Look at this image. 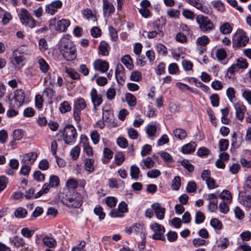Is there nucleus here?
Masks as SVG:
<instances>
[{
    "label": "nucleus",
    "instance_id": "60",
    "mask_svg": "<svg viewBox=\"0 0 251 251\" xmlns=\"http://www.w3.org/2000/svg\"><path fill=\"white\" fill-rule=\"evenodd\" d=\"M197 189L196 183L194 181L189 182L186 187V190L188 193H193L195 192Z\"/></svg>",
    "mask_w": 251,
    "mask_h": 251
},
{
    "label": "nucleus",
    "instance_id": "22",
    "mask_svg": "<svg viewBox=\"0 0 251 251\" xmlns=\"http://www.w3.org/2000/svg\"><path fill=\"white\" fill-rule=\"evenodd\" d=\"M196 145L195 142H190L184 145L181 148V151L185 154L191 153L195 151Z\"/></svg>",
    "mask_w": 251,
    "mask_h": 251
},
{
    "label": "nucleus",
    "instance_id": "3",
    "mask_svg": "<svg viewBox=\"0 0 251 251\" xmlns=\"http://www.w3.org/2000/svg\"><path fill=\"white\" fill-rule=\"evenodd\" d=\"M19 18L21 23L24 25L28 26L31 28L35 27L36 25L37 22L25 8H22L21 12L19 14Z\"/></svg>",
    "mask_w": 251,
    "mask_h": 251
},
{
    "label": "nucleus",
    "instance_id": "34",
    "mask_svg": "<svg viewBox=\"0 0 251 251\" xmlns=\"http://www.w3.org/2000/svg\"><path fill=\"white\" fill-rule=\"evenodd\" d=\"M14 214L17 218H24L27 214V211L25 209L20 207L16 210Z\"/></svg>",
    "mask_w": 251,
    "mask_h": 251
},
{
    "label": "nucleus",
    "instance_id": "18",
    "mask_svg": "<svg viewBox=\"0 0 251 251\" xmlns=\"http://www.w3.org/2000/svg\"><path fill=\"white\" fill-rule=\"evenodd\" d=\"M90 96L92 102L95 106H100L102 102V97L98 95L95 88H93L90 92Z\"/></svg>",
    "mask_w": 251,
    "mask_h": 251
},
{
    "label": "nucleus",
    "instance_id": "25",
    "mask_svg": "<svg viewBox=\"0 0 251 251\" xmlns=\"http://www.w3.org/2000/svg\"><path fill=\"white\" fill-rule=\"evenodd\" d=\"M42 242L44 245L50 248H54L56 246V242L55 240L52 238L45 237L43 238Z\"/></svg>",
    "mask_w": 251,
    "mask_h": 251
},
{
    "label": "nucleus",
    "instance_id": "47",
    "mask_svg": "<svg viewBox=\"0 0 251 251\" xmlns=\"http://www.w3.org/2000/svg\"><path fill=\"white\" fill-rule=\"evenodd\" d=\"M205 220V216L201 211H198L196 213L195 223L197 224H200L204 222Z\"/></svg>",
    "mask_w": 251,
    "mask_h": 251
},
{
    "label": "nucleus",
    "instance_id": "40",
    "mask_svg": "<svg viewBox=\"0 0 251 251\" xmlns=\"http://www.w3.org/2000/svg\"><path fill=\"white\" fill-rule=\"evenodd\" d=\"M94 212L96 215L99 216V219L100 220H102L104 219L105 214L103 212L102 208L100 206L98 205L94 209Z\"/></svg>",
    "mask_w": 251,
    "mask_h": 251
},
{
    "label": "nucleus",
    "instance_id": "15",
    "mask_svg": "<svg viewBox=\"0 0 251 251\" xmlns=\"http://www.w3.org/2000/svg\"><path fill=\"white\" fill-rule=\"evenodd\" d=\"M13 58L19 68H21L24 66L25 57L23 52H21L18 50H15L13 52Z\"/></svg>",
    "mask_w": 251,
    "mask_h": 251
},
{
    "label": "nucleus",
    "instance_id": "1",
    "mask_svg": "<svg viewBox=\"0 0 251 251\" xmlns=\"http://www.w3.org/2000/svg\"><path fill=\"white\" fill-rule=\"evenodd\" d=\"M59 46L60 52L67 61H73L76 58L75 47L69 39L62 38L60 40Z\"/></svg>",
    "mask_w": 251,
    "mask_h": 251
},
{
    "label": "nucleus",
    "instance_id": "48",
    "mask_svg": "<svg viewBox=\"0 0 251 251\" xmlns=\"http://www.w3.org/2000/svg\"><path fill=\"white\" fill-rule=\"evenodd\" d=\"M235 90L232 87H229L226 90V95L232 102L235 101Z\"/></svg>",
    "mask_w": 251,
    "mask_h": 251
},
{
    "label": "nucleus",
    "instance_id": "56",
    "mask_svg": "<svg viewBox=\"0 0 251 251\" xmlns=\"http://www.w3.org/2000/svg\"><path fill=\"white\" fill-rule=\"evenodd\" d=\"M66 185L70 188L75 189L77 188L78 182L77 180L74 178H70L67 180Z\"/></svg>",
    "mask_w": 251,
    "mask_h": 251
},
{
    "label": "nucleus",
    "instance_id": "63",
    "mask_svg": "<svg viewBox=\"0 0 251 251\" xmlns=\"http://www.w3.org/2000/svg\"><path fill=\"white\" fill-rule=\"evenodd\" d=\"M38 167L42 170H47L49 168V163L46 159H43L40 161Z\"/></svg>",
    "mask_w": 251,
    "mask_h": 251
},
{
    "label": "nucleus",
    "instance_id": "20",
    "mask_svg": "<svg viewBox=\"0 0 251 251\" xmlns=\"http://www.w3.org/2000/svg\"><path fill=\"white\" fill-rule=\"evenodd\" d=\"M236 112V117L240 121H242L244 117L246 111V107L241 103H237L234 105Z\"/></svg>",
    "mask_w": 251,
    "mask_h": 251
},
{
    "label": "nucleus",
    "instance_id": "11",
    "mask_svg": "<svg viewBox=\"0 0 251 251\" xmlns=\"http://www.w3.org/2000/svg\"><path fill=\"white\" fill-rule=\"evenodd\" d=\"M126 232L129 234L135 233L139 235L141 239H145L146 235L143 232V228L142 226L139 224H135L132 225L127 229Z\"/></svg>",
    "mask_w": 251,
    "mask_h": 251
},
{
    "label": "nucleus",
    "instance_id": "61",
    "mask_svg": "<svg viewBox=\"0 0 251 251\" xmlns=\"http://www.w3.org/2000/svg\"><path fill=\"white\" fill-rule=\"evenodd\" d=\"M90 32L91 35L95 38H98L101 35V30L97 26L93 27L91 29Z\"/></svg>",
    "mask_w": 251,
    "mask_h": 251
},
{
    "label": "nucleus",
    "instance_id": "12",
    "mask_svg": "<svg viewBox=\"0 0 251 251\" xmlns=\"http://www.w3.org/2000/svg\"><path fill=\"white\" fill-rule=\"evenodd\" d=\"M37 157V154L35 152H30L23 155V158L21 161L22 164L31 165L32 164Z\"/></svg>",
    "mask_w": 251,
    "mask_h": 251
},
{
    "label": "nucleus",
    "instance_id": "21",
    "mask_svg": "<svg viewBox=\"0 0 251 251\" xmlns=\"http://www.w3.org/2000/svg\"><path fill=\"white\" fill-rule=\"evenodd\" d=\"M110 47L108 44L104 41H101L99 46V53L103 56H107L109 54Z\"/></svg>",
    "mask_w": 251,
    "mask_h": 251
},
{
    "label": "nucleus",
    "instance_id": "41",
    "mask_svg": "<svg viewBox=\"0 0 251 251\" xmlns=\"http://www.w3.org/2000/svg\"><path fill=\"white\" fill-rule=\"evenodd\" d=\"M156 131L157 127L155 125H148L146 128V133L149 137H153Z\"/></svg>",
    "mask_w": 251,
    "mask_h": 251
},
{
    "label": "nucleus",
    "instance_id": "8",
    "mask_svg": "<svg viewBox=\"0 0 251 251\" xmlns=\"http://www.w3.org/2000/svg\"><path fill=\"white\" fill-rule=\"evenodd\" d=\"M62 1L59 0L53 1L50 3L46 5L45 12L51 15H54L57 12L58 9L62 7Z\"/></svg>",
    "mask_w": 251,
    "mask_h": 251
},
{
    "label": "nucleus",
    "instance_id": "23",
    "mask_svg": "<svg viewBox=\"0 0 251 251\" xmlns=\"http://www.w3.org/2000/svg\"><path fill=\"white\" fill-rule=\"evenodd\" d=\"M86 107V103L84 99L82 98H79L74 101L73 109L82 111Z\"/></svg>",
    "mask_w": 251,
    "mask_h": 251
},
{
    "label": "nucleus",
    "instance_id": "38",
    "mask_svg": "<svg viewBox=\"0 0 251 251\" xmlns=\"http://www.w3.org/2000/svg\"><path fill=\"white\" fill-rule=\"evenodd\" d=\"M209 42L210 40L209 38L206 35L199 37L197 41V43L199 45L203 47L206 46L209 44Z\"/></svg>",
    "mask_w": 251,
    "mask_h": 251
},
{
    "label": "nucleus",
    "instance_id": "17",
    "mask_svg": "<svg viewBox=\"0 0 251 251\" xmlns=\"http://www.w3.org/2000/svg\"><path fill=\"white\" fill-rule=\"evenodd\" d=\"M151 207L158 219L162 220L164 218L165 208L161 207L160 203H155L152 204Z\"/></svg>",
    "mask_w": 251,
    "mask_h": 251
},
{
    "label": "nucleus",
    "instance_id": "29",
    "mask_svg": "<svg viewBox=\"0 0 251 251\" xmlns=\"http://www.w3.org/2000/svg\"><path fill=\"white\" fill-rule=\"evenodd\" d=\"M65 72L73 79H78L80 77V75L71 68L66 67Z\"/></svg>",
    "mask_w": 251,
    "mask_h": 251
},
{
    "label": "nucleus",
    "instance_id": "5",
    "mask_svg": "<svg viewBox=\"0 0 251 251\" xmlns=\"http://www.w3.org/2000/svg\"><path fill=\"white\" fill-rule=\"evenodd\" d=\"M196 21L199 25L200 29L204 32L210 31L214 29L213 22L207 17L202 15H198Z\"/></svg>",
    "mask_w": 251,
    "mask_h": 251
},
{
    "label": "nucleus",
    "instance_id": "49",
    "mask_svg": "<svg viewBox=\"0 0 251 251\" xmlns=\"http://www.w3.org/2000/svg\"><path fill=\"white\" fill-rule=\"evenodd\" d=\"M130 78L132 81H139L142 79L141 73L138 71H134L131 73Z\"/></svg>",
    "mask_w": 251,
    "mask_h": 251
},
{
    "label": "nucleus",
    "instance_id": "35",
    "mask_svg": "<svg viewBox=\"0 0 251 251\" xmlns=\"http://www.w3.org/2000/svg\"><path fill=\"white\" fill-rule=\"evenodd\" d=\"M218 197L224 201L226 200L229 202L231 201L232 198L230 192L226 190L223 191V192L219 195Z\"/></svg>",
    "mask_w": 251,
    "mask_h": 251
},
{
    "label": "nucleus",
    "instance_id": "54",
    "mask_svg": "<svg viewBox=\"0 0 251 251\" xmlns=\"http://www.w3.org/2000/svg\"><path fill=\"white\" fill-rule=\"evenodd\" d=\"M80 148L78 146L75 147L71 151L70 153L72 156L73 160H76L78 157V156L80 153Z\"/></svg>",
    "mask_w": 251,
    "mask_h": 251
},
{
    "label": "nucleus",
    "instance_id": "10",
    "mask_svg": "<svg viewBox=\"0 0 251 251\" xmlns=\"http://www.w3.org/2000/svg\"><path fill=\"white\" fill-rule=\"evenodd\" d=\"M115 77L117 82L120 85H123L126 79L125 69L122 64L117 66L115 71Z\"/></svg>",
    "mask_w": 251,
    "mask_h": 251
},
{
    "label": "nucleus",
    "instance_id": "42",
    "mask_svg": "<svg viewBox=\"0 0 251 251\" xmlns=\"http://www.w3.org/2000/svg\"><path fill=\"white\" fill-rule=\"evenodd\" d=\"M229 142L227 139H221L219 142V148L221 151H226L228 147Z\"/></svg>",
    "mask_w": 251,
    "mask_h": 251
},
{
    "label": "nucleus",
    "instance_id": "6",
    "mask_svg": "<svg viewBox=\"0 0 251 251\" xmlns=\"http://www.w3.org/2000/svg\"><path fill=\"white\" fill-rule=\"evenodd\" d=\"M233 47H244L249 42V39L246 36V33L242 29H239L237 30L233 37Z\"/></svg>",
    "mask_w": 251,
    "mask_h": 251
},
{
    "label": "nucleus",
    "instance_id": "27",
    "mask_svg": "<svg viewBox=\"0 0 251 251\" xmlns=\"http://www.w3.org/2000/svg\"><path fill=\"white\" fill-rule=\"evenodd\" d=\"M125 99L128 104L130 106H134L137 103L136 97L132 94L126 93Z\"/></svg>",
    "mask_w": 251,
    "mask_h": 251
},
{
    "label": "nucleus",
    "instance_id": "37",
    "mask_svg": "<svg viewBox=\"0 0 251 251\" xmlns=\"http://www.w3.org/2000/svg\"><path fill=\"white\" fill-rule=\"evenodd\" d=\"M60 180L59 177L55 175H51L49 179V184L51 187H57L59 186Z\"/></svg>",
    "mask_w": 251,
    "mask_h": 251
},
{
    "label": "nucleus",
    "instance_id": "59",
    "mask_svg": "<svg viewBox=\"0 0 251 251\" xmlns=\"http://www.w3.org/2000/svg\"><path fill=\"white\" fill-rule=\"evenodd\" d=\"M181 164L189 172H191L194 171V166L190 163L189 161L187 160H183L181 161Z\"/></svg>",
    "mask_w": 251,
    "mask_h": 251
},
{
    "label": "nucleus",
    "instance_id": "58",
    "mask_svg": "<svg viewBox=\"0 0 251 251\" xmlns=\"http://www.w3.org/2000/svg\"><path fill=\"white\" fill-rule=\"evenodd\" d=\"M226 56V50L224 49H219L217 50L216 56L220 60H223Z\"/></svg>",
    "mask_w": 251,
    "mask_h": 251
},
{
    "label": "nucleus",
    "instance_id": "36",
    "mask_svg": "<svg viewBox=\"0 0 251 251\" xmlns=\"http://www.w3.org/2000/svg\"><path fill=\"white\" fill-rule=\"evenodd\" d=\"M229 244L228 239L226 237H221L219 238V243L217 245L218 247L225 250L227 248Z\"/></svg>",
    "mask_w": 251,
    "mask_h": 251
},
{
    "label": "nucleus",
    "instance_id": "32",
    "mask_svg": "<svg viewBox=\"0 0 251 251\" xmlns=\"http://www.w3.org/2000/svg\"><path fill=\"white\" fill-rule=\"evenodd\" d=\"M140 172V169L137 166L133 165L131 166L130 174L132 178L137 180L139 178Z\"/></svg>",
    "mask_w": 251,
    "mask_h": 251
},
{
    "label": "nucleus",
    "instance_id": "33",
    "mask_svg": "<svg viewBox=\"0 0 251 251\" xmlns=\"http://www.w3.org/2000/svg\"><path fill=\"white\" fill-rule=\"evenodd\" d=\"M72 107L67 101H64L60 105L59 110L62 114L70 111Z\"/></svg>",
    "mask_w": 251,
    "mask_h": 251
},
{
    "label": "nucleus",
    "instance_id": "39",
    "mask_svg": "<svg viewBox=\"0 0 251 251\" xmlns=\"http://www.w3.org/2000/svg\"><path fill=\"white\" fill-rule=\"evenodd\" d=\"M210 225L215 229L220 230L222 228V222L217 218H213L210 220Z\"/></svg>",
    "mask_w": 251,
    "mask_h": 251
},
{
    "label": "nucleus",
    "instance_id": "55",
    "mask_svg": "<svg viewBox=\"0 0 251 251\" xmlns=\"http://www.w3.org/2000/svg\"><path fill=\"white\" fill-rule=\"evenodd\" d=\"M13 139L14 140H20L23 137V131L21 129H17L14 130L13 133Z\"/></svg>",
    "mask_w": 251,
    "mask_h": 251
},
{
    "label": "nucleus",
    "instance_id": "9",
    "mask_svg": "<svg viewBox=\"0 0 251 251\" xmlns=\"http://www.w3.org/2000/svg\"><path fill=\"white\" fill-rule=\"evenodd\" d=\"M14 93V99L15 103L12 106L14 107H19L22 105L25 101V92L21 89H18L16 90Z\"/></svg>",
    "mask_w": 251,
    "mask_h": 251
},
{
    "label": "nucleus",
    "instance_id": "50",
    "mask_svg": "<svg viewBox=\"0 0 251 251\" xmlns=\"http://www.w3.org/2000/svg\"><path fill=\"white\" fill-rule=\"evenodd\" d=\"M34 233V230H29L27 227H24L21 230L22 235L27 238H31Z\"/></svg>",
    "mask_w": 251,
    "mask_h": 251
},
{
    "label": "nucleus",
    "instance_id": "62",
    "mask_svg": "<svg viewBox=\"0 0 251 251\" xmlns=\"http://www.w3.org/2000/svg\"><path fill=\"white\" fill-rule=\"evenodd\" d=\"M213 5L214 8L219 11L223 12L225 10L224 4L221 0H217Z\"/></svg>",
    "mask_w": 251,
    "mask_h": 251
},
{
    "label": "nucleus",
    "instance_id": "4",
    "mask_svg": "<svg viewBox=\"0 0 251 251\" xmlns=\"http://www.w3.org/2000/svg\"><path fill=\"white\" fill-rule=\"evenodd\" d=\"M62 202L68 207L78 208L81 205L83 200L80 194L77 192H74L71 196L68 197L65 200H62Z\"/></svg>",
    "mask_w": 251,
    "mask_h": 251
},
{
    "label": "nucleus",
    "instance_id": "30",
    "mask_svg": "<svg viewBox=\"0 0 251 251\" xmlns=\"http://www.w3.org/2000/svg\"><path fill=\"white\" fill-rule=\"evenodd\" d=\"M94 160L92 158H87L85 160V169L86 171L91 173L94 170Z\"/></svg>",
    "mask_w": 251,
    "mask_h": 251
},
{
    "label": "nucleus",
    "instance_id": "14",
    "mask_svg": "<svg viewBox=\"0 0 251 251\" xmlns=\"http://www.w3.org/2000/svg\"><path fill=\"white\" fill-rule=\"evenodd\" d=\"M166 23V19L163 17L155 20L152 23L154 28L159 31V35L163 37L164 34L162 31L163 27L165 26Z\"/></svg>",
    "mask_w": 251,
    "mask_h": 251
},
{
    "label": "nucleus",
    "instance_id": "16",
    "mask_svg": "<svg viewBox=\"0 0 251 251\" xmlns=\"http://www.w3.org/2000/svg\"><path fill=\"white\" fill-rule=\"evenodd\" d=\"M94 67L97 71L105 73L108 70L109 64L106 61L101 59H98L94 62Z\"/></svg>",
    "mask_w": 251,
    "mask_h": 251
},
{
    "label": "nucleus",
    "instance_id": "2",
    "mask_svg": "<svg viewBox=\"0 0 251 251\" xmlns=\"http://www.w3.org/2000/svg\"><path fill=\"white\" fill-rule=\"evenodd\" d=\"M63 139L65 144L73 145L76 140L77 136L76 130L72 125H67L62 132Z\"/></svg>",
    "mask_w": 251,
    "mask_h": 251
},
{
    "label": "nucleus",
    "instance_id": "19",
    "mask_svg": "<svg viewBox=\"0 0 251 251\" xmlns=\"http://www.w3.org/2000/svg\"><path fill=\"white\" fill-rule=\"evenodd\" d=\"M70 25V22L69 20L62 19L57 22V25L55 27V30L60 32H65Z\"/></svg>",
    "mask_w": 251,
    "mask_h": 251
},
{
    "label": "nucleus",
    "instance_id": "13",
    "mask_svg": "<svg viewBox=\"0 0 251 251\" xmlns=\"http://www.w3.org/2000/svg\"><path fill=\"white\" fill-rule=\"evenodd\" d=\"M103 12L105 17H108L115 11L114 5L108 0H102Z\"/></svg>",
    "mask_w": 251,
    "mask_h": 251
},
{
    "label": "nucleus",
    "instance_id": "57",
    "mask_svg": "<svg viewBox=\"0 0 251 251\" xmlns=\"http://www.w3.org/2000/svg\"><path fill=\"white\" fill-rule=\"evenodd\" d=\"M34 178L38 181H44L45 176L40 171H36L33 174Z\"/></svg>",
    "mask_w": 251,
    "mask_h": 251
},
{
    "label": "nucleus",
    "instance_id": "31",
    "mask_svg": "<svg viewBox=\"0 0 251 251\" xmlns=\"http://www.w3.org/2000/svg\"><path fill=\"white\" fill-rule=\"evenodd\" d=\"M232 27L230 24L227 23H225L220 27V31L223 34H227L231 32Z\"/></svg>",
    "mask_w": 251,
    "mask_h": 251
},
{
    "label": "nucleus",
    "instance_id": "28",
    "mask_svg": "<svg viewBox=\"0 0 251 251\" xmlns=\"http://www.w3.org/2000/svg\"><path fill=\"white\" fill-rule=\"evenodd\" d=\"M122 62L129 70L133 69L132 60L129 55H125L122 59Z\"/></svg>",
    "mask_w": 251,
    "mask_h": 251
},
{
    "label": "nucleus",
    "instance_id": "44",
    "mask_svg": "<svg viewBox=\"0 0 251 251\" xmlns=\"http://www.w3.org/2000/svg\"><path fill=\"white\" fill-rule=\"evenodd\" d=\"M38 63L39 64L41 70L43 73L47 72L49 69V66L46 61L44 59L41 58L39 60Z\"/></svg>",
    "mask_w": 251,
    "mask_h": 251
},
{
    "label": "nucleus",
    "instance_id": "26",
    "mask_svg": "<svg viewBox=\"0 0 251 251\" xmlns=\"http://www.w3.org/2000/svg\"><path fill=\"white\" fill-rule=\"evenodd\" d=\"M174 134L176 138L180 140L185 139L187 136L186 131L181 128L175 129L174 130Z\"/></svg>",
    "mask_w": 251,
    "mask_h": 251
},
{
    "label": "nucleus",
    "instance_id": "46",
    "mask_svg": "<svg viewBox=\"0 0 251 251\" xmlns=\"http://www.w3.org/2000/svg\"><path fill=\"white\" fill-rule=\"evenodd\" d=\"M181 185L180 177L178 176L175 177L172 181V187L175 190H178Z\"/></svg>",
    "mask_w": 251,
    "mask_h": 251
},
{
    "label": "nucleus",
    "instance_id": "64",
    "mask_svg": "<svg viewBox=\"0 0 251 251\" xmlns=\"http://www.w3.org/2000/svg\"><path fill=\"white\" fill-rule=\"evenodd\" d=\"M242 204L245 206L250 208L251 206V194L246 195L244 199L242 200Z\"/></svg>",
    "mask_w": 251,
    "mask_h": 251
},
{
    "label": "nucleus",
    "instance_id": "52",
    "mask_svg": "<svg viewBox=\"0 0 251 251\" xmlns=\"http://www.w3.org/2000/svg\"><path fill=\"white\" fill-rule=\"evenodd\" d=\"M206 183L209 189H213L218 187L215 180L212 178H207L205 179Z\"/></svg>",
    "mask_w": 251,
    "mask_h": 251
},
{
    "label": "nucleus",
    "instance_id": "53",
    "mask_svg": "<svg viewBox=\"0 0 251 251\" xmlns=\"http://www.w3.org/2000/svg\"><path fill=\"white\" fill-rule=\"evenodd\" d=\"M105 203L110 208L114 207L117 203V200L113 197H108L105 200Z\"/></svg>",
    "mask_w": 251,
    "mask_h": 251
},
{
    "label": "nucleus",
    "instance_id": "7",
    "mask_svg": "<svg viewBox=\"0 0 251 251\" xmlns=\"http://www.w3.org/2000/svg\"><path fill=\"white\" fill-rule=\"evenodd\" d=\"M150 227L154 232V234L152 235L153 239L162 241L165 240V238L164 236L165 228L163 226L157 223H154L151 225Z\"/></svg>",
    "mask_w": 251,
    "mask_h": 251
},
{
    "label": "nucleus",
    "instance_id": "43",
    "mask_svg": "<svg viewBox=\"0 0 251 251\" xmlns=\"http://www.w3.org/2000/svg\"><path fill=\"white\" fill-rule=\"evenodd\" d=\"M116 164L117 165H121L125 159V155L122 152H117L115 155Z\"/></svg>",
    "mask_w": 251,
    "mask_h": 251
},
{
    "label": "nucleus",
    "instance_id": "45",
    "mask_svg": "<svg viewBox=\"0 0 251 251\" xmlns=\"http://www.w3.org/2000/svg\"><path fill=\"white\" fill-rule=\"evenodd\" d=\"M81 111L78 110L73 109V117L74 120L76 122L77 126L78 128H81V126L79 124V122L81 120L80 114Z\"/></svg>",
    "mask_w": 251,
    "mask_h": 251
},
{
    "label": "nucleus",
    "instance_id": "24",
    "mask_svg": "<svg viewBox=\"0 0 251 251\" xmlns=\"http://www.w3.org/2000/svg\"><path fill=\"white\" fill-rule=\"evenodd\" d=\"M11 243L13 244L14 247L16 248L22 247L24 246L25 244L24 239L18 236L14 237L12 240H11Z\"/></svg>",
    "mask_w": 251,
    "mask_h": 251
},
{
    "label": "nucleus",
    "instance_id": "51",
    "mask_svg": "<svg viewBox=\"0 0 251 251\" xmlns=\"http://www.w3.org/2000/svg\"><path fill=\"white\" fill-rule=\"evenodd\" d=\"M236 64L238 65L239 69H246L248 66L246 59L242 57L237 59Z\"/></svg>",
    "mask_w": 251,
    "mask_h": 251
}]
</instances>
